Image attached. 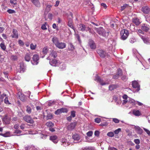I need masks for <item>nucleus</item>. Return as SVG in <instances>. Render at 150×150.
<instances>
[{"instance_id": "f257e3e1", "label": "nucleus", "mask_w": 150, "mask_h": 150, "mask_svg": "<svg viewBox=\"0 0 150 150\" xmlns=\"http://www.w3.org/2000/svg\"><path fill=\"white\" fill-rule=\"evenodd\" d=\"M52 41L55 46L60 49H63L66 47V45L65 43L59 42L57 38L54 37L52 39Z\"/></svg>"}, {"instance_id": "f03ea898", "label": "nucleus", "mask_w": 150, "mask_h": 150, "mask_svg": "<svg viewBox=\"0 0 150 150\" xmlns=\"http://www.w3.org/2000/svg\"><path fill=\"white\" fill-rule=\"evenodd\" d=\"M121 38L122 40H125L128 37L129 35L128 31L125 29L122 30L120 33Z\"/></svg>"}, {"instance_id": "7ed1b4c3", "label": "nucleus", "mask_w": 150, "mask_h": 150, "mask_svg": "<svg viewBox=\"0 0 150 150\" xmlns=\"http://www.w3.org/2000/svg\"><path fill=\"white\" fill-rule=\"evenodd\" d=\"M77 27L79 30L82 31H89L90 32H91V29L88 26H86L82 24H80L78 25Z\"/></svg>"}, {"instance_id": "20e7f679", "label": "nucleus", "mask_w": 150, "mask_h": 150, "mask_svg": "<svg viewBox=\"0 0 150 150\" xmlns=\"http://www.w3.org/2000/svg\"><path fill=\"white\" fill-rule=\"evenodd\" d=\"M95 30L100 35L104 37H105L106 33L105 30L102 27H99L98 28H96Z\"/></svg>"}, {"instance_id": "39448f33", "label": "nucleus", "mask_w": 150, "mask_h": 150, "mask_svg": "<svg viewBox=\"0 0 150 150\" xmlns=\"http://www.w3.org/2000/svg\"><path fill=\"white\" fill-rule=\"evenodd\" d=\"M39 56L37 54H34L33 57V61L31 62L32 64L33 65H37L38 63Z\"/></svg>"}, {"instance_id": "423d86ee", "label": "nucleus", "mask_w": 150, "mask_h": 150, "mask_svg": "<svg viewBox=\"0 0 150 150\" xmlns=\"http://www.w3.org/2000/svg\"><path fill=\"white\" fill-rule=\"evenodd\" d=\"M132 87L134 88H136L137 91L140 90V85L138 82L136 81H132Z\"/></svg>"}, {"instance_id": "0eeeda50", "label": "nucleus", "mask_w": 150, "mask_h": 150, "mask_svg": "<svg viewBox=\"0 0 150 150\" xmlns=\"http://www.w3.org/2000/svg\"><path fill=\"white\" fill-rule=\"evenodd\" d=\"M50 140L54 144H57L58 142L59 139L55 135H52L50 137Z\"/></svg>"}, {"instance_id": "6e6552de", "label": "nucleus", "mask_w": 150, "mask_h": 150, "mask_svg": "<svg viewBox=\"0 0 150 150\" xmlns=\"http://www.w3.org/2000/svg\"><path fill=\"white\" fill-rule=\"evenodd\" d=\"M24 120L28 123L31 124H33L34 121L33 119L31 118V117L29 115H26L23 117Z\"/></svg>"}, {"instance_id": "1a4fd4ad", "label": "nucleus", "mask_w": 150, "mask_h": 150, "mask_svg": "<svg viewBox=\"0 0 150 150\" xmlns=\"http://www.w3.org/2000/svg\"><path fill=\"white\" fill-rule=\"evenodd\" d=\"M88 44L90 47L92 49H95L96 47V46L94 41L92 40H89Z\"/></svg>"}, {"instance_id": "9d476101", "label": "nucleus", "mask_w": 150, "mask_h": 150, "mask_svg": "<svg viewBox=\"0 0 150 150\" xmlns=\"http://www.w3.org/2000/svg\"><path fill=\"white\" fill-rule=\"evenodd\" d=\"M76 125V122H74L71 123L67 126V128L69 130H72L75 127Z\"/></svg>"}, {"instance_id": "9b49d317", "label": "nucleus", "mask_w": 150, "mask_h": 150, "mask_svg": "<svg viewBox=\"0 0 150 150\" xmlns=\"http://www.w3.org/2000/svg\"><path fill=\"white\" fill-rule=\"evenodd\" d=\"M97 52L100 57H104L106 54V52L102 50H97Z\"/></svg>"}, {"instance_id": "f8f14e48", "label": "nucleus", "mask_w": 150, "mask_h": 150, "mask_svg": "<svg viewBox=\"0 0 150 150\" xmlns=\"http://www.w3.org/2000/svg\"><path fill=\"white\" fill-rule=\"evenodd\" d=\"M19 128V125L18 124L15 125L14 126V131L13 132L14 134L13 135H17L18 136V135L17 134L19 133V130L18 129Z\"/></svg>"}, {"instance_id": "ddd939ff", "label": "nucleus", "mask_w": 150, "mask_h": 150, "mask_svg": "<svg viewBox=\"0 0 150 150\" xmlns=\"http://www.w3.org/2000/svg\"><path fill=\"white\" fill-rule=\"evenodd\" d=\"M96 80L99 82L102 85H104L108 84V83L104 82L103 80L101 79L98 76H96Z\"/></svg>"}, {"instance_id": "4468645a", "label": "nucleus", "mask_w": 150, "mask_h": 150, "mask_svg": "<svg viewBox=\"0 0 150 150\" xmlns=\"http://www.w3.org/2000/svg\"><path fill=\"white\" fill-rule=\"evenodd\" d=\"M142 11L144 13H148L150 11V8L147 6H143L142 9Z\"/></svg>"}, {"instance_id": "2eb2a0df", "label": "nucleus", "mask_w": 150, "mask_h": 150, "mask_svg": "<svg viewBox=\"0 0 150 150\" xmlns=\"http://www.w3.org/2000/svg\"><path fill=\"white\" fill-rule=\"evenodd\" d=\"M20 70V72L21 73L24 72L26 70L25 67V66L23 62L21 63L20 64L19 67V70Z\"/></svg>"}, {"instance_id": "dca6fc26", "label": "nucleus", "mask_w": 150, "mask_h": 150, "mask_svg": "<svg viewBox=\"0 0 150 150\" xmlns=\"http://www.w3.org/2000/svg\"><path fill=\"white\" fill-rule=\"evenodd\" d=\"M141 38L143 41L145 43L147 44L149 43V41L150 40L149 38L147 37L141 36Z\"/></svg>"}, {"instance_id": "f3484780", "label": "nucleus", "mask_w": 150, "mask_h": 150, "mask_svg": "<svg viewBox=\"0 0 150 150\" xmlns=\"http://www.w3.org/2000/svg\"><path fill=\"white\" fill-rule=\"evenodd\" d=\"M57 56V52L54 51H52L49 55V57L51 58H54Z\"/></svg>"}, {"instance_id": "a211bd4d", "label": "nucleus", "mask_w": 150, "mask_h": 150, "mask_svg": "<svg viewBox=\"0 0 150 150\" xmlns=\"http://www.w3.org/2000/svg\"><path fill=\"white\" fill-rule=\"evenodd\" d=\"M50 64L53 66H57L58 65V63L56 59H53L50 62Z\"/></svg>"}, {"instance_id": "6ab92c4d", "label": "nucleus", "mask_w": 150, "mask_h": 150, "mask_svg": "<svg viewBox=\"0 0 150 150\" xmlns=\"http://www.w3.org/2000/svg\"><path fill=\"white\" fill-rule=\"evenodd\" d=\"M134 129L137 133L139 134H141L142 133V130L139 126H134Z\"/></svg>"}, {"instance_id": "aec40b11", "label": "nucleus", "mask_w": 150, "mask_h": 150, "mask_svg": "<svg viewBox=\"0 0 150 150\" xmlns=\"http://www.w3.org/2000/svg\"><path fill=\"white\" fill-rule=\"evenodd\" d=\"M25 59L27 62H29L31 59V54L30 53H26L25 56Z\"/></svg>"}, {"instance_id": "412c9836", "label": "nucleus", "mask_w": 150, "mask_h": 150, "mask_svg": "<svg viewBox=\"0 0 150 150\" xmlns=\"http://www.w3.org/2000/svg\"><path fill=\"white\" fill-rule=\"evenodd\" d=\"M61 142L62 143V144L64 146H66L69 145V143L65 138H62L61 140Z\"/></svg>"}, {"instance_id": "4be33fe9", "label": "nucleus", "mask_w": 150, "mask_h": 150, "mask_svg": "<svg viewBox=\"0 0 150 150\" xmlns=\"http://www.w3.org/2000/svg\"><path fill=\"white\" fill-rule=\"evenodd\" d=\"M132 22L137 25H139L140 23V22L139 21V19L136 18H133Z\"/></svg>"}, {"instance_id": "5701e85b", "label": "nucleus", "mask_w": 150, "mask_h": 150, "mask_svg": "<svg viewBox=\"0 0 150 150\" xmlns=\"http://www.w3.org/2000/svg\"><path fill=\"white\" fill-rule=\"evenodd\" d=\"M32 2L37 7L40 6V4L38 0H31Z\"/></svg>"}, {"instance_id": "b1692460", "label": "nucleus", "mask_w": 150, "mask_h": 150, "mask_svg": "<svg viewBox=\"0 0 150 150\" xmlns=\"http://www.w3.org/2000/svg\"><path fill=\"white\" fill-rule=\"evenodd\" d=\"M13 35H12V37L13 38H18V31L15 29H13Z\"/></svg>"}, {"instance_id": "393cba45", "label": "nucleus", "mask_w": 150, "mask_h": 150, "mask_svg": "<svg viewBox=\"0 0 150 150\" xmlns=\"http://www.w3.org/2000/svg\"><path fill=\"white\" fill-rule=\"evenodd\" d=\"M132 113L134 115L136 116H139L141 115L140 111L138 110H134Z\"/></svg>"}, {"instance_id": "a878e982", "label": "nucleus", "mask_w": 150, "mask_h": 150, "mask_svg": "<svg viewBox=\"0 0 150 150\" xmlns=\"http://www.w3.org/2000/svg\"><path fill=\"white\" fill-rule=\"evenodd\" d=\"M25 148L26 150H37L35 147L32 146H26Z\"/></svg>"}, {"instance_id": "bb28decb", "label": "nucleus", "mask_w": 150, "mask_h": 150, "mask_svg": "<svg viewBox=\"0 0 150 150\" xmlns=\"http://www.w3.org/2000/svg\"><path fill=\"white\" fill-rule=\"evenodd\" d=\"M73 139L74 141H78L80 139L79 135L77 134H75L72 136Z\"/></svg>"}, {"instance_id": "cd10ccee", "label": "nucleus", "mask_w": 150, "mask_h": 150, "mask_svg": "<svg viewBox=\"0 0 150 150\" xmlns=\"http://www.w3.org/2000/svg\"><path fill=\"white\" fill-rule=\"evenodd\" d=\"M19 99L22 102H25L26 100L25 96L24 94L21 93L20 96L19 95Z\"/></svg>"}, {"instance_id": "c85d7f7f", "label": "nucleus", "mask_w": 150, "mask_h": 150, "mask_svg": "<svg viewBox=\"0 0 150 150\" xmlns=\"http://www.w3.org/2000/svg\"><path fill=\"white\" fill-rule=\"evenodd\" d=\"M48 51V49L47 47H45L43 49L42 52L43 54L45 55L47 54Z\"/></svg>"}, {"instance_id": "c756f323", "label": "nucleus", "mask_w": 150, "mask_h": 150, "mask_svg": "<svg viewBox=\"0 0 150 150\" xmlns=\"http://www.w3.org/2000/svg\"><path fill=\"white\" fill-rule=\"evenodd\" d=\"M46 125L49 127H51L54 126V124L51 122H48L46 123Z\"/></svg>"}, {"instance_id": "7c9ffc66", "label": "nucleus", "mask_w": 150, "mask_h": 150, "mask_svg": "<svg viewBox=\"0 0 150 150\" xmlns=\"http://www.w3.org/2000/svg\"><path fill=\"white\" fill-rule=\"evenodd\" d=\"M136 102L135 100L132 98H129L128 99V103L132 104V105L135 104Z\"/></svg>"}, {"instance_id": "2f4dec72", "label": "nucleus", "mask_w": 150, "mask_h": 150, "mask_svg": "<svg viewBox=\"0 0 150 150\" xmlns=\"http://www.w3.org/2000/svg\"><path fill=\"white\" fill-rule=\"evenodd\" d=\"M143 30H138L137 31V34L139 35L140 36V38H141V36H143L141 35V34L144 35V32L143 31Z\"/></svg>"}, {"instance_id": "473e14b6", "label": "nucleus", "mask_w": 150, "mask_h": 150, "mask_svg": "<svg viewBox=\"0 0 150 150\" xmlns=\"http://www.w3.org/2000/svg\"><path fill=\"white\" fill-rule=\"evenodd\" d=\"M52 6V5H47L45 8V11L47 12H49Z\"/></svg>"}, {"instance_id": "72a5a7b5", "label": "nucleus", "mask_w": 150, "mask_h": 150, "mask_svg": "<svg viewBox=\"0 0 150 150\" xmlns=\"http://www.w3.org/2000/svg\"><path fill=\"white\" fill-rule=\"evenodd\" d=\"M26 112L29 114H30L31 112L32 109L31 107L28 106H27L26 107Z\"/></svg>"}, {"instance_id": "f704fd0d", "label": "nucleus", "mask_w": 150, "mask_h": 150, "mask_svg": "<svg viewBox=\"0 0 150 150\" xmlns=\"http://www.w3.org/2000/svg\"><path fill=\"white\" fill-rule=\"evenodd\" d=\"M113 99L118 104H120L121 103V101L120 100H118V98L116 96L114 97Z\"/></svg>"}, {"instance_id": "c9c22d12", "label": "nucleus", "mask_w": 150, "mask_h": 150, "mask_svg": "<svg viewBox=\"0 0 150 150\" xmlns=\"http://www.w3.org/2000/svg\"><path fill=\"white\" fill-rule=\"evenodd\" d=\"M36 45H34L33 43H31L30 45V47L31 50H35L36 48Z\"/></svg>"}, {"instance_id": "e433bc0d", "label": "nucleus", "mask_w": 150, "mask_h": 150, "mask_svg": "<svg viewBox=\"0 0 150 150\" xmlns=\"http://www.w3.org/2000/svg\"><path fill=\"white\" fill-rule=\"evenodd\" d=\"M11 59L12 60L15 61L17 59L18 57L16 55H12L11 56Z\"/></svg>"}, {"instance_id": "4c0bfd02", "label": "nucleus", "mask_w": 150, "mask_h": 150, "mask_svg": "<svg viewBox=\"0 0 150 150\" xmlns=\"http://www.w3.org/2000/svg\"><path fill=\"white\" fill-rule=\"evenodd\" d=\"M85 150H96L94 147L91 146L84 148Z\"/></svg>"}, {"instance_id": "58836bf2", "label": "nucleus", "mask_w": 150, "mask_h": 150, "mask_svg": "<svg viewBox=\"0 0 150 150\" xmlns=\"http://www.w3.org/2000/svg\"><path fill=\"white\" fill-rule=\"evenodd\" d=\"M6 96V94H3L1 95L0 96V99H1V103L3 101V100L4 98Z\"/></svg>"}, {"instance_id": "ea45409f", "label": "nucleus", "mask_w": 150, "mask_h": 150, "mask_svg": "<svg viewBox=\"0 0 150 150\" xmlns=\"http://www.w3.org/2000/svg\"><path fill=\"white\" fill-rule=\"evenodd\" d=\"M11 135L9 132H7L5 134H4L3 137H7L11 136Z\"/></svg>"}, {"instance_id": "a19ab883", "label": "nucleus", "mask_w": 150, "mask_h": 150, "mask_svg": "<svg viewBox=\"0 0 150 150\" xmlns=\"http://www.w3.org/2000/svg\"><path fill=\"white\" fill-rule=\"evenodd\" d=\"M107 135L108 136L110 137H113L114 136V134L113 132H108L107 133Z\"/></svg>"}, {"instance_id": "79ce46f5", "label": "nucleus", "mask_w": 150, "mask_h": 150, "mask_svg": "<svg viewBox=\"0 0 150 150\" xmlns=\"http://www.w3.org/2000/svg\"><path fill=\"white\" fill-rule=\"evenodd\" d=\"M129 42L131 43H133L136 41V40L134 38H132L130 39Z\"/></svg>"}, {"instance_id": "37998d69", "label": "nucleus", "mask_w": 150, "mask_h": 150, "mask_svg": "<svg viewBox=\"0 0 150 150\" xmlns=\"http://www.w3.org/2000/svg\"><path fill=\"white\" fill-rule=\"evenodd\" d=\"M0 46L1 49L4 50H5L6 49V47L4 44L1 43L0 45Z\"/></svg>"}, {"instance_id": "c03bdc74", "label": "nucleus", "mask_w": 150, "mask_h": 150, "mask_svg": "<svg viewBox=\"0 0 150 150\" xmlns=\"http://www.w3.org/2000/svg\"><path fill=\"white\" fill-rule=\"evenodd\" d=\"M101 121V119L99 118H96L95 119V122L99 123Z\"/></svg>"}, {"instance_id": "a18cd8bd", "label": "nucleus", "mask_w": 150, "mask_h": 150, "mask_svg": "<svg viewBox=\"0 0 150 150\" xmlns=\"http://www.w3.org/2000/svg\"><path fill=\"white\" fill-rule=\"evenodd\" d=\"M54 113L56 115H59L62 113L60 109H57L56 111H55Z\"/></svg>"}, {"instance_id": "49530a36", "label": "nucleus", "mask_w": 150, "mask_h": 150, "mask_svg": "<svg viewBox=\"0 0 150 150\" xmlns=\"http://www.w3.org/2000/svg\"><path fill=\"white\" fill-rule=\"evenodd\" d=\"M47 135L43 134H41L40 135V137L43 139H45L47 138Z\"/></svg>"}, {"instance_id": "de8ad7c7", "label": "nucleus", "mask_w": 150, "mask_h": 150, "mask_svg": "<svg viewBox=\"0 0 150 150\" xmlns=\"http://www.w3.org/2000/svg\"><path fill=\"white\" fill-rule=\"evenodd\" d=\"M134 142L137 144H139L140 143V141L138 139H134Z\"/></svg>"}, {"instance_id": "09e8293b", "label": "nucleus", "mask_w": 150, "mask_h": 150, "mask_svg": "<svg viewBox=\"0 0 150 150\" xmlns=\"http://www.w3.org/2000/svg\"><path fill=\"white\" fill-rule=\"evenodd\" d=\"M93 132L92 131H90L87 133V135L88 137H91L92 136Z\"/></svg>"}, {"instance_id": "8fccbe9b", "label": "nucleus", "mask_w": 150, "mask_h": 150, "mask_svg": "<svg viewBox=\"0 0 150 150\" xmlns=\"http://www.w3.org/2000/svg\"><path fill=\"white\" fill-rule=\"evenodd\" d=\"M7 12L10 14H12L15 13L14 10L11 9H9L7 10Z\"/></svg>"}, {"instance_id": "3c124183", "label": "nucleus", "mask_w": 150, "mask_h": 150, "mask_svg": "<svg viewBox=\"0 0 150 150\" xmlns=\"http://www.w3.org/2000/svg\"><path fill=\"white\" fill-rule=\"evenodd\" d=\"M62 113V112H67V110L66 108H61L60 109Z\"/></svg>"}, {"instance_id": "603ef678", "label": "nucleus", "mask_w": 150, "mask_h": 150, "mask_svg": "<svg viewBox=\"0 0 150 150\" xmlns=\"http://www.w3.org/2000/svg\"><path fill=\"white\" fill-rule=\"evenodd\" d=\"M146 21L150 23V15L147 16L146 17Z\"/></svg>"}, {"instance_id": "864d4df0", "label": "nucleus", "mask_w": 150, "mask_h": 150, "mask_svg": "<svg viewBox=\"0 0 150 150\" xmlns=\"http://www.w3.org/2000/svg\"><path fill=\"white\" fill-rule=\"evenodd\" d=\"M143 129L147 134L150 136V131L144 128H143Z\"/></svg>"}, {"instance_id": "5fc2aeb1", "label": "nucleus", "mask_w": 150, "mask_h": 150, "mask_svg": "<svg viewBox=\"0 0 150 150\" xmlns=\"http://www.w3.org/2000/svg\"><path fill=\"white\" fill-rule=\"evenodd\" d=\"M66 67V65L65 64H63L61 65L60 68L62 70H63L65 69Z\"/></svg>"}, {"instance_id": "6e6d98bb", "label": "nucleus", "mask_w": 150, "mask_h": 150, "mask_svg": "<svg viewBox=\"0 0 150 150\" xmlns=\"http://www.w3.org/2000/svg\"><path fill=\"white\" fill-rule=\"evenodd\" d=\"M4 103L6 104H10V103L9 102L8 100V98L7 97H6L4 100Z\"/></svg>"}, {"instance_id": "4d7b16f0", "label": "nucleus", "mask_w": 150, "mask_h": 150, "mask_svg": "<svg viewBox=\"0 0 150 150\" xmlns=\"http://www.w3.org/2000/svg\"><path fill=\"white\" fill-rule=\"evenodd\" d=\"M46 23H45V24H42L41 26V28L43 30H45L47 29V28L46 27Z\"/></svg>"}, {"instance_id": "13d9d810", "label": "nucleus", "mask_w": 150, "mask_h": 150, "mask_svg": "<svg viewBox=\"0 0 150 150\" xmlns=\"http://www.w3.org/2000/svg\"><path fill=\"white\" fill-rule=\"evenodd\" d=\"M75 112L74 111H71V115L72 117H75Z\"/></svg>"}, {"instance_id": "bf43d9fd", "label": "nucleus", "mask_w": 150, "mask_h": 150, "mask_svg": "<svg viewBox=\"0 0 150 150\" xmlns=\"http://www.w3.org/2000/svg\"><path fill=\"white\" fill-rule=\"evenodd\" d=\"M121 129L118 128L114 131V133L115 134H117L121 131Z\"/></svg>"}, {"instance_id": "052dcab7", "label": "nucleus", "mask_w": 150, "mask_h": 150, "mask_svg": "<svg viewBox=\"0 0 150 150\" xmlns=\"http://www.w3.org/2000/svg\"><path fill=\"white\" fill-rule=\"evenodd\" d=\"M10 2L12 4H16V0H10Z\"/></svg>"}, {"instance_id": "680f3d73", "label": "nucleus", "mask_w": 150, "mask_h": 150, "mask_svg": "<svg viewBox=\"0 0 150 150\" xmlns=\"http://www.w3.org/2000/svg\"><path fill=\"white\" fill-rule=\"evenodd\" d=\"M122 74V70L119 69L118 70L117 75L119 76H120Z\"/></svg>"}, {"instance_id": "e2e57ef3", "label": "nucleus", "mask_w": 150, "mask_h": 150, "mask_svg": "<svg viewBox=\"0 0 150 150\" xmlns=\"http://www.w3.org/2000/svg\"><path fill=\"white\" fill-rule=\"evenodd\" d=\"M68 25L71 28L74 29V27L71 21H70V22H69L68 23Z\"/></svg>"}, {"instance_id": "0e129e2a", "label": "nucleus", "mask_w": 150, "mask_h": 150, "mask_svg": "<svg viewBox=\"0 0 150 150\" xmlns=\"http://www.w3.org/2000/svg\"><path fill=\"white\" fill-rule=\"evenodd\" d=\"M127 79V76H123L122 77V80L124 81H126Z\"/></svg>"}, {"instance_id": "69168bd1", "label": "nucleus", "mask_w": 150, "mask_h": 150, "mask_svg": "<svg viewBox=\"0 0 150 150\" xmlns=\"http://www.w3.org/2000/svg\"><path fill=\"white\" fill-rule=\"evenodd\" d=\"M113 121L115 123H118L119 122V120L117 118H113Z\"/></svg>"}, {"instance_id": "338daca9", "label": "nucleus", "mask_w": 150, "mask_h": 150, "mask_svg": "<svg viewBox=\"0 0 150 150\" xmlns=\"http://www.w3.org/2000/svg\"><path fill=\"white\" fill-rule=\"evenodd\" d=\"M115 88V86L114 85H110L109 87V90L110 91H112Z\"/></svg>"}, {"instance_id": "774afa93", "label": "nucleus", "mask_w": 150, "mask_h": 150, "mask_svg": "<svg viewBox=\"0 0 150 150\" xmlns=\"http://www.w3.org/2000/svg\"><path fill=\"white\" fill-rule=\"evenodd\" d=\"M108 150H117V149L116 148L114 147H109L108 148Z\"/></svg>"}]
</instances>
